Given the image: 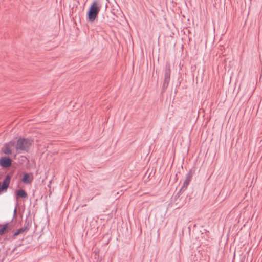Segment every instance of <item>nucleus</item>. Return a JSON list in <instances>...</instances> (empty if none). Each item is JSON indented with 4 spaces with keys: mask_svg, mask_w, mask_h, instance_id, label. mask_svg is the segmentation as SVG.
Listing matches in <instances>:
<instances>
[{
    "mask_svg": "<svg viewBox=\"0 0 262 262\" xmlns=\"http://www.w3.org/2000/svg\"><path fill=\"white\" fill-rule=\"evenodd\" d=\"M33 141L29 138H19L15 145L16 150L28 152Z\"/></svg>",
    "mask_w": 262,
    "mask_h": 262,
    "instance_id": "nucleus-2",
    "label": "nucleus"
},
{
    "mask_svg": "<svg viewBox=\"0 0 262 262\" xmlns=\"http://www.w3.org/2000/svg\"><path fill=\"white\" fill-rule=\"evenodd\" d=\"M98 14V2L94 1L91 5L86 15L88 23L92 25L97 19Z\"/></svg>",
    "mask_w": 262,
    "mask_h": 262,
    "instance_id": "nucleus-1",
    "label": "nucleus"
},
{
    "mask_svg": "<svg viewBox=\"0 0 262 262\" xmlns=\"http://www.w3.org/2000/svg\"><path fill=\"white\" fill-rule=\"evenodd\" d=\"M12 160L9 156L0 158V166L3 168H8L12 165Z\"/></svg>",
    "mask_w": 262,
    "mask_h": 262,
    "instance_id": "nucleus-4",
    "label": "nucleus"
},
{
    "mask_svg": "<svg viewBox=\"0 0 262 262\" xmlns=\"http://www.w3.org/2000/svg\"><path fill=\"white\" fill-rule=\"evenodd\" d=\"M11 179V175L8 173L1 183L0 182V193L3 192H6L9 187Z\"/></svg>",
    "mask_w": 262,
    "mask_h": 262,
    "instance_id": "nucleus-3",
    "label": "nucleus"
},
{
    "mask_svg": "<svg viewBox=\"0 0 262 262\" xmlns=\"http://www.w3.org/2000/svg\"><path fill=\"white\" fill-rule=\"evenodd\" d=\"M30 212L28 215L26 216L24 226L22 227L26 232H27L31 227L32 225V220L29 217Z\"/></svg>",
    "mask_w": 262,
    "mask_h": 262,
    "instance_id": "nucleus-7",
    "label": "nucleus"
},
{
    "mask_svg": "<svg viewBox=\"0 0 262 262\" xmlns=\"http://www.w3.org/2000/svg\"><path fill=\"white\" fill-rule=\"evenodd\" d=\"M170 67H168V68H167V71L166 72V77H169L170 76Z\"/></svg>",
    "mask_w": 262,
    "mask_h": 262,
    "instance_id": "nucleus-12",
    "label": "nucleus"
},
{
    "mask_svg": "<svg viewBox=\"0 0 262 262\" xmlns=\"http://www.w3.org/2000/svg\"><path fill=\"white\" fill-rule=\"evenodd\" d=\"M5 144L9 145V146L10 147V148L11 147L14 146L15 145V142L14 141H10L8 143Z\"/></svg>",
    "mask_w": 262,
    "mask_h": 262,
    "instance_id": "nucleus-11",
    "label": "nucleus"
},
{
    "mask_svg": "<svg viewBox=\"0 0 262 262\" xmlns=\"http://www.w3.org/2000/svg\"><path fill=\"white\" fill-rule=\"evenodd\" d=\"M33 180L32 173H25L21 179V181L26 185L30 184Z\"/></svg>",
    "mask_w": 262,
    "mask_h": 262,
    "instance_id": "nucleus-5",
    "label": "nucleus"
},
{
    "mask_svg": "<svg viewBox=\"0 0 262 262\" xmlns=\"http://www.w3.org/2000/svg\"><path fill=\"white\" fill-rule=\"evenodd\" d=\"M2 151L5 155H11L12 154V150L8 144H4L2 148Z\"/></svg>",
    "mask_w": 262,
    "mask_h": 262,
    "instance_id": "nucleus-9",
    "label": "nucleus"
},
{
    "mask_svg": "<svg viewBox=\"0 0 262 262\" xmlns=\"http://www.w3.org/2000/svg\"><path fill=\"white\" fill-rule=\"evenodd\" d=\"M16 212V207H15V208L14 210V215H15Z\"/></svg>",
    "mask_w": 262,
    "mask_h": 262,
    "instance_id": "nucleus-14",
    "label": "nucleus"
},
{
    "mask_svg": "<svg viewBox=\"0 0 262 262\" xmlns=\"http://www.w3.org/2000/svg\"><path fill=\"white\" fill-rule=\"evenodd\" d=\"M24 232H26V231L23 228H20L18 229H17L13 234L12 237L13 239H15V237L20 234L23 233Z\"/></svg>",
    "mask_w": 262,
    "mask_h": 262,
    "instance_id": "nucleus-10",
    "label": "nucleus"
},
{
    "mask_svg": "<svg viewBox=\"0 0 262 262\" xmlns=\"http://www.w3.org/2000/svg\"><path fill=\"white\" fill-rule=\"evenodd\" d=\"M10 226L9 222L4 224H0V236H3L4 234L8 232Z\"/></svg>",
    "mask_w": 262,
    "mask_h": 262,
    "instance_id": "nucleus-6",
    "label": "nucleus"
},
{
    "mask_svg": "<svg viewBox=\"0 0 262 262\" xmlns=\"http://www.w3.org/2000/svg\"><path fill=\"white\" fill-rule=\"evenodd\" d=\"M15 192L17 198L24 199L28 197L27 193L23 189H17Z\"/></svg>",
    "mask_w": 262,
    "mask_h": 262,
    "instance_id": "nucleus-8",
    "label": "nucleus"
},
{
    "mask_svg": "<svg viewBox=\"0 0 262 262\" xmlns=\"http://www.w3.org/2000/svg\"><path fill=\"white\" fill-rule=\"evenodd\" d=\"M93 254H94V257L96 259V262H98V259L97 258V256H98V255L97 253L96 252V249L95 250Z\"/></svg>",
    "mask_w": 262,
    "mask_h": 262,
    "instance_id": "nucleus-13",
    "label": "nucleus"
}]
</instances>
